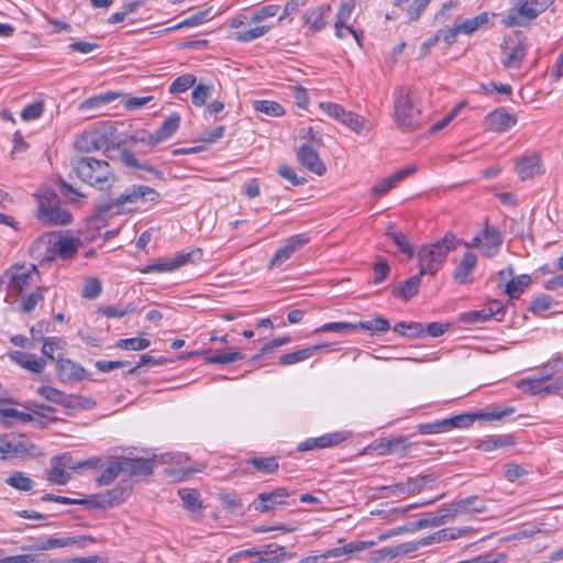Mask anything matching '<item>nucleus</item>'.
I'll return each instance as SVG.
<instances>
[{"instance_id": "obj_1", "label": "nucleus", "mask_w": 563, "mask_h": 563, "mask_svg": "<svg viewBox=\"0 0 563 563\" xmlns=\"http://www.w3.org/2000/svg\"><path fill=\"white\" fill-rule=\"evenodd\" d=\"M515 411L512 407L504 409H492L486 411H478L473 413H461L451 418H445L430 423H421L418 426V431L421 434H434L451 431L453 429H464L476 420H501L504 417L511 415Z\"/></svg>"}, {"instance_id": "obj_62", "label": "nucleus", "mask_w": 563, "mask_h": 563, "mask_svg": "<svg viewBox=\"0 0 563 563\" xmlns=\"http://www.w3.org/2000/svg\"><path fill=\"white\" fill-rule=\"evenodd\" d=\"M354 8H355L354 0L345 1L340 5L339 11L335 15L334 29L339 30V27L341 25L346 24V22L349 21V19L352 15Z\"/></svg>"}, {"instance_id": "obj_42", "label": "nucleus", "mask_w": 563, "mask_h": 563, "mask_svg": "<svg viewBox=\"0 0 563 563\" xmlns=\"http://www.w3.org/2000/svg\"><path fill=\"white\" fill-rule=\"evenodd\" d=\"M386 235L389 236L393 242L397 245L398 250L406 254L408 258L413 257V249L409 243L407 236L398 231L394 224H389L386 230Z\"/></svg>"}, {"instance_id": "obj_56", "label": "nucleus", "mask_w": 563, "mask_h": 563, "mask_svg": "<svg viewBox=\"0 0 563 563\" xmlns=\"http://www.w3.org/2000/svg\"><path fill=\"white\" fill-rule=\"evenodd\" d=\"M42 341V354L45 357L56 362V360H58L59 357H55L54 353L56 350H60L63 347L64 341L56 336L43 338Z\"/></svg>"}, {"instance_id": "obj_36", "label": "nucleus", "mask_w": 563, "mask_h": 563, "mask_svg": "<svg viewBox=\"0 0 563 563\" xmlns=\"http://www.w3.org/2000/svg\"><path fill=\"white\" fill-rule=\"evenodd\" d=\"M516 172L520 179H529L540 174V159L538 156H528L518 158L516 162Z\"/></svg>"}, {"instance_id": "obj_16", "label": "nucleus", "mask_w": 563, "mask_h": 563, "mask_svg": "<svg viewBox=\"0 0 563 563\" xmlns=\"http://www.w3.org/2000/svg\"><path fill=\"white\" fill-rule=\"evenodd\" d=\"M485 510L486 504L477 495H472L440 507V511H448L452 518L462 514H482Z\"/></svg>"}, {"instance_id": "obj_13", "label": "nucleus", "mask_w": 563, "mask_h": 563, "mask_svg": "<svg viewBox=\"0 0 563 563\" xmlns=\"http://www.w3.org/2000/svg\"><path fill=\"white\" fill-rule=\"evenodd\" d=\"M320 108L331 118L346 125L357 134L372 129L371 123L364 117L345 110L339 103L321 102Z\"/></svg>"}, {"instance_id": "obj_26", "label": "nucleus", "mask_w": 563, "mask_h": 563, "mask_svg": "<svg viewBox=\"0 0 563 563\" xmlns=\"http://www.w3.org/2000/svg\"><path fill=\"white\" fill-rule=\"evenodd\" d=\"M132 492V483L129 479L123 478L119 485L115 487L108 489L102 494V498H104L102 506H108V508H113L124 503Z\"/></svg>"}, {"instance_id": "obj_29", "label": "nucleus", "mask_w": 563, "mask_h": 563, "mask_svg": "<svg viewBox=\"0 0 563 563\" xmlns=\"http://www.w3.org/2000/svg\"><path fill=\"white\" fill-rule=\"evenodd\" d=\"M362 547L358 544H346L343 547H338L328 551H324L323 553L319 555H310L301 560V563H323L325 560L331 559H340L344 555H347L350 553H353L355 551L361 550Z\"/></svg>"}, {"instance_id": "obj_18", "label": "nucleus", "mask_w": 563, "mask_h": 563, "mask_svg": "<svg viewBox=\"0 0 563 563\" xmlns=\"http://www.w3.org/2000/svg\"><path fill=\"white\" fill-rule=\"evenodd\" d=\"M330 14L331 7L327 3L309 8L302 13L303 26L312 33L320 32L327 26Z\"/></svg>"}, {"instance_id": "obj_5", "label": "nucleus", "mask_w": 563, "mask_h": 563, "mask_svg": "<svg viewBox=\"0 0 563 563\" xmlns=\"http://www.w3.org/2000/svg\"><path fill=\"white\" fill-rule=\"evenodd\" d=\"M452 250H455V238L452 234H445L442 240L420 247L417 253L420 275H435Z\"/></svg>"}, {"instance_id": "obj_48", "label": "nucleus", "mask_w": 563, "mask_h": 563, "mask_svg": "<svg viewBox=\"0 0 563 563\" xmlns=\"http://www.w3.org/2000/svg\"><path fill=\"white\" fill-rule=\"evenodd\" d=\"M488 23V14L486 12L479 13L478 15L467 19L457 24L459 30L463 34H473L477 30L484 27Z\"/></svg>"}, {"instance_id": "obj_9", "label": "nucleus", "mask_w": 563, "mask_h": 563, "mask_svg": "<svg viewBox=\"0 0 563 563\" xmlns=\"http://www.w3.org/2000/svg\"><path fill=\"white\" fill-rule=\"evenodd\" d=\"M38 275L34 264H14L0 275V292L8 295H20Z\"/></svg>"}, {"instance_id": "obj_20", "label": "nucleus", "mask_w": 563, "mask_h": 563, "mask_svg": "<svg viewBox=\"0 0 563 563\" xmlns=\"http://www.w3.org/2000/svg\"><path fill=\"white\" fill-rule=\"evenodd\" d=\"M516 123L517 117L515 114L507 112L504 108H498L486 114L483 126L486 131L505 132Z\"/></svg>"}, {"instance_id": "obj_31", "label": "nucleus", "mask_w": 563, "mask_h": 563, "mask_svg": "<svg viewBox=\"0 0 563 563\" xmlns=\"http://www.w3.org/2000/svg\"><path fill=\"white\" fill-rule=\"evenodd\" d=\"M477 263V256L474 254V253H471V252H466L460 264L456 266L454 273H453V278L459 283V284H470L472 283V273H473V269L475 267Z\"/></svg>"}, {"instance_id": "obj_61", "label": "nucleus", "mask_w": 563, "mask_h": 563, "mask_svg": "<svg viewBox=\"0 0 563 563\" xmlns=\"http://www.w3.org/2000/svg\"><path fill=\"white\" fill-rule=\"evenodd\" d=\"M504 468V476L509 482H522L529 473L522 465L516 463H508Z\"/></svg>"}, {"instance_id": "obj_59", "label": "nucleus", "mask_w": 563, "mask_h": 563, "mask_svg": "<svg viewBox=\"0 0 563 563\" xmlns=\"http://www.w3.org/2000/svg\"><path fill=\"white\" fill-rule=\"evenodd\" d=\"M37 394L54 404H65L67 396L62 390L51 386H40Z\"/></svg>"}, {"instance_id": "obj_12", "label": "nucleus", "mask_w": 563, "mask_h": 563, "mask_svg": "<svg viewBox=\"0 0 563 563\" xmlns=\"http://www.w3.org/2000/svg\"><path fill=\"white\" fill-rule=\"evenodd\" d=\"M437 477L433 474L409 477L405 483L382 486L378 488L380 497L404 496L419 494L426 488H432Z\"/></svg>"}, {"instance_id": "obj_44", "label": "nucleus", "mask_w": 563, "mask_h": 563, "mask_svg": "<svg viewBox=\"0 0 563 563\" xmlns=\"http://www.w3.org/2000/svg\"><path fill=\"white\" fill-rule=\"evenodd\" d=\"M78 541L76 538L67 537V538H47L45 540H41L40 542L31 545L29 549L44 551L55 548H65L73 544H76Z\"/></svg>"}, {"instance_id": "obj_52", "label": "nucleus", "mask_w": 563, "mask_h": 563, "mask_svg": "<svg viewBox=\"0 0 563 563\" xmlns=\"http://www.w3.org/2000/svg\"><path fill=\"white\" fill-rule=\"evenodd\" d=\"M184 506L189 511H197L201 508V500L199 499V493L192 488H183L178 492Z\"/></svg>"}, {"instance_id": "obj_33", "label": "nucleus", "mask_w": 563, "mask_h": 563, "mask_svg": "<svg viewBox=\"0 0 563 563\" xmlns=\"http://www.w3.org/2000/svg\"><path fill=\"white\" fill-rule=\"evenodd\" d=\"M422 276L423 275H420V272H418V274L401 282L393 290L394 296L398 297L400 299H404L406 301L410 300L413 296H416L418 294Z\"/></svg>"}, {"instance_id": "obj_50", "label": "nucleus", "mask_w": 563, "mask_h": 563, "mask_svg": "<svg viewBox=\"0 0 563 563\" xmlns=\"http://www.w3.org/2000/svg\"><path fill=\"white\" fill-rule=\"evenodd\" d=\"M48 288L46 286H40L34 291L29 294L21 305V310L25 313L32 312L37 303L44 299Z\"/></svg>"}, {"instance_id": "obj_15", "label": "nucleus", "mask_w": 563, "mask_h": 563, "mask_svg": "<svg viewBox=\"0 0 563 563\" xmlns=\"http://www.w3.org/2000/svg\"><path fill=\"white\" fill-rule=\"evenodd\" d=\"M465 531H466V529H454V528L443 529V530L435 532L434 534H432L430 537L422 538L418 542H413V541L405 542V543L397 544L396 548L398 550L399 556H401V555H406L410 552L417 551L420 545H429L434 541L440 542V541H444V540H454L457 537L462 536V533H464Z\"/></svg>"}, {"instance_id": "obj_63", "label": "nucleus", "mask_w": 563, "mask_h": 563, "mask_svg": "<svg viewBox=\"0 0 563 563\" xmlns=\"http://www.w3.org/2000/svg\"><path fill=\"white\" fill-rule=\"evenodd\" d=\"M43 111H44L43 101H36V102H33V103L26 106L22 110L21 118L24 121L36 120L43 114Z\"/></svg>"}, {"instance_id": "obj_17", "label": "nucleus", "mask_w": 563, "mask_h": 563, "mask_svg": "<svg viewBox=\"0 0 563 563\" xmlns=\"http://www.w3.org/2000/svg\"><path fill=\"white\" fill-rule=\"evenodd\" d=\"M310 241L309 236L306 234H296L292 236H289L285 244L277 249L274 256L269 261L268 267H279L286 262L290 256L298 251L299 249L303 247L306 244H308Z\"/></svg>"}, {"instance_id": "obj_49", "label": "nucleus", "mask_w": 563, "mask_h": 563, "mask_svg": "<svg viewBox=\"0 0 563 563\" xmlns=\"http://www.w3.org/2000/svg\"><path fill=\"white\" fill-rule=\"evenodd\" d=\"M253 108L255 111L269 117H282L285 113L283 106L272 100H255L253 101Z\"/></svg>"}, {"instance_id": "obj_32", "label": "nucleus", "mask_w": 563, "mask_h": 563, "mask_svg": "<svg viewBox=\"0 0 563 563\" xmlns=\"http://www.w3.org/2000/svg\"><path fill=\"white\" fill-rule=\"evenodd\" d=\"M551 375V372H547L544 375L534 378H523L518 382V387L531 395H538L541 393L550 394L556 389V386H552L545 382V378Z\"/></svg>"}, {"instance_id": "obj_53", "label": "nucleus", "mask_w": 563, "mask_h": 563, "mask_svg": "<svg viewBox=\"0 0 563 563\" xmlns=\"http://www.w3.org/2000/svg\"><path fill=\"white\" fill-rule=\"evenodd\" d=\"M196 77L191 74H185L177 77L169 86V92L173 95L181 93L194 87Z\"/></svg>"}, {"instance_id": "obj_57", "label": "nucleus", "mask_w": 563, "mask_h": 563, "mask_svg": "<svg viewBox=\"0 0 563 563\" xmlns=\"http://www.w3.org/2000/svg\"><path fill=\"white\" fill-rule=\"evenodd\" d=\"M213 87L209 85L199 84L194 87L191 92V102L196 107H202L207 99L211 97Z\"/></svg>"}, {"instance_id": "obj_47", "label": "nucleus", "mask_w": 563, "mask_h": 563, "mask_svg": "<svg viewBox=\"0 0 563 563\" xmlns=\"http://www.w3.org/2000/svg\"><path fill=\"white\" fill-rule=\"evenodd\" d=\"M249 463L252 464L257 472L266 475L276 473L279 467L275 456L252 457L249 460Z\"/></svg>"}, {"instance_id": "obj_19", "label": "nucleus", "mask_w": 563, "mask_h": 563, "mask_svg": "<svg viewBox=\"0 0 563 563\" xmlns=\"http://www.w3.org/2000/svg\"><path fill=\"white\" fill-rule=\"evenodd\" d=\"M3 443L1 445V456L7 457H24L30 456L34 453L36 446L24 439V437H18L10 439L8 435H2Z\"/></svg>"}, {"instance_id": "obj_27", "label": "nucleus", "mask_w": 563, "mask_h": 563, "mask_svg": "<svg viewBox=\"0 0 563 563\" xmlns=\"http://www.w3.org/2000/svg\"><path fill=\"white\" fill-rule=\"evenodd\" d=\"M416 172V167H406L402 168L393 175L383 178L377 184H375L372 188L373 196L376 197H383L385 196L389 190L395 188L399 181L408 177L409 175L413 174Z\"/></svg>"}, {"instance_id": "obj_2", "label": "nucleus", "mask_w": 563, "mask_h": 563, "mask_svg": "<svg viewBox=\"0 0 563 563\" xmlns=\"http://www.w3.org/2000/svg\"><path fill=\"white\" fill-rule=\"evenodd\" d=\"M393 100L394 121L398 129L404 132H411L421 126L423 115L409 86L397 87Z\"/></svg>"}, {"instance_id": "obj_28", "label": "nucleus", "mask_w": 563, "mask_h": 563, "mask_svg": "<svg viewBox=\"0 0 563 563\" xmlns=\"http://www.w3.org/2000/svg\"><path fill=\"white\" fill-rule=\"evenodd\" d=\"M56 373L63 382L81 380L87 375L84 367L67 358L56 360Z\"/></svg>"}, {"instance_id": "obj_54", "label": "nucleus", "mask_w": 563, "mask_h": 563, "mask_svg": "<svg viewBox=\"0 0 563 563\" xmlns=\"http://www.w3.org/2000/svg\"><path fill=\"white\" fill-rule=\"evenodd\" d=\"M439 516H431L428 518L420 519L415 522V528L417 530L426 529V528H434L444 525L449 518H452L448 511H440Z\"/></svg>"}, {"instance_id": "obj_24", "label": "nucleus", "mask_w": 563, "mask_h": 563, "mask_svg": "<svg viewBox=\"0 0 563 563\" xmlns=\"http://www.w3.org/2000/svg\"><path fill=\"white\" fill-rule=\"evenodd\" d=\"M8 355L13 363L34 374H41L46 366V360L44 357H38L32 353L13 351Z\"/></svg>"}, {"instance_id": "obj_38", "label": "nucleus", "mask_w": 563, "mask_h": 563, "mask_svg": "<svg viewBox=\"0 0 563 563\" xmlns=\"http://www.w3.org/2000/svg\"><path fill=\"white\" fill-rule=\"evenodd\" d=\"M531 277L527 274L514 276L511 279L505 283V292L510 299H518L525 289L530 285Z\"/></svg>"}, {"instance_id": "obj_14", "label": "nucleus", "mask_w": 563, "mask_h": 563, "mask_svg": "<svg viewBox=\"0 0 563 563\" xmlns=\"http://www.w3.org/2000/svg\"><path fill=\"white\" fill-rule=\"evenodd\" d=\"M503 242L501 234L498 229L489 228L488 225L485 229L476 234L472 242L464 243L468 249L471 247H481L482 255L485 257H493L497 254Z\"/></svg>"}, {"instance_id": "obj_30", "label": "nucleus", "mask_w": 563, "mask_h": 563, "mask_svg": "<svg viewBox=\"0 0 563 563\" xmlns=\"http://www.w3.org/2000/svg\"><path fill=\"white\" fill-rule=\"evenodd\" d=\"M328 343H321L311 345L305 349L297 350L291 353H286L279 356V364L283 366L292 365L299 362H303L311 356H313L317 352L321 351L322 349L328 347Z\"/></svg>"}, {"instance_id": "obj_58", "label": "nucleus", "mask_w": 563, "mask_h": 563, "mask_svg": "<svg viewBox=\"0 0 563 563\" xmlns=\"http://www.w3.org/2000/svg\"><path fill=\"white\" fill-rule=\"evenodd\" d=\"M150 345L151 341L143 338L120 339L117 342L118 347L126 351H142L147 349Z\"/></svg>"}, {"instance_id": "obj_39", "label": "nucleus", "mask_w": 563, "mask_h": 563, "mask_svg": "<svg viewBox=\"0 0 563 563\" xmlns=\"http://www.w3.org/2000/svg\"><path fill=\"white\" fill-rule=\"evenodd\" d=\"M180 124V114L172 113L166 120H164L159 128L155 131V140L154 141H165L169 139L179 128Z\"/></svg>"}, {"instance_id": "obj_6", "label": "nucleus", "mask_w": 563, "mask_h": 563, "mask_svg": "<svg viewBox=\"0 0 563 563\" xmlns=\"http://www.w3.org/2000/svg\"><path fill=\"white\" fill-rule=\"evenodd\" d=\"M36 218L41 222L49 225H66L71 222L70 212L54 191L43 189L36 195Z\"/></svg>"}, {"instance_id": "obj_23", "label": "nucleus", "mask_w": 563, "mask_h": 563, "mask_svg": "<svg viewBox=\"0 0 563 563\" xmlns=\"http://www.w3.org/2000/svg\"><path fill=\"white\" fill-rule=\"evenodd\" d=\"M347 438L346 432H332L318 438H310L298 445L299 451H310L339 445Z\"/></svg>"}, {"instance_id": "obj_37", "label": "nucleus", "mask_w": 563, "mask_h": 563, "mask_svg": "<svg viewBox=\"0 0 563 563\" xmlns=\"http://www.w3.org/2000/svg\"><path fill=\"white\" fill-rule=\"evenodd\" d=\"M121 473H123L122 459H113L108 462L96 482L100 486L110 485Z\"/></svg>"}, {"instance_id": "obj_7", "label": "nucleus", "mask_w": 563, "mask_h": 563, "mask_svg": "<svg viewBox=\"0 0 563 563\" xmlns=\"http://www.w3.org/2000/svg\"><path fill=\"white\" fill-rule=\"evenodd\" d=\"M555 0H511V9L501 20L506 27L528 26Z\"/></svg>"}, {"instance_id": "obj_46", "label": "nucleus", "mask_w": 563, "mask_h": 563, "mask_svg": "<svg viewBox=\"0 0 563 563\" xmlns=\"http://www.w3.org/2000/svg\"><path fill=\"white\" fill-rule=\"evenodd\" d=\"M356 330L362 329L371 332V334L385 333L390 329V323L387 319L383 317H376L372 320L360 321L358 323H354Z\"/></svg>"}, {"instance_id": "obj_11", "label": "nucleus", "mask_w": 563, "mask_h": 563, "mask_svg": "<svg viewBox=\"0 0 563 563\" xmlns=\"http://www.w3.org/2000/svg\"><path fill=\"white\" fill-rule=\"evenodd\" d=\"M526 55V38L520 34L508 36L500 44V63L505 68H520Z\"/></svg>"}, {"instance_id": "obj_4", "label": "nucleus", "mask_w": 563, "mask_h": 563, "mask_svg": "<svg viewBox=\"0 0 563 563\" xmlns=\"http://www.w3.org/2000/svg\"><path fill=\"white\" fill-rule=\"evenodd\" d=\"M161 198V194L154 188L143 185H132L128 187L120 196L106 207L101 208L102 212L125 213L133 212L139 209L137 205L147 202L156 203Z\"/></svg>"}, {"instance_id": "obj_41", "label": "nucleus", "mask_w": 563, "mask_h": 563, "mask_svg": "<svg viewBox=\"0 0 563 563\" xmlns=\"http://www.w3.org/2000/svg\"><path fill=\"white\" fill-rule=\"evenodd\" d=\"M70 474L60 465V462L53 456L51 460V468L47 471L46 478L55 485H66L70 481Z\"/></svg>"}, {"instance_id": "obj_8", "label": "nucleus", "mask_w": 563, "mask_h": 563, "mask_svg": "<svg viewBox=\"0 0 563 563\" xmlns=\"http://www.w3.org/2000/svg\"><path fill=\"white\" fill-rule=\"evenodd\" d=\"M80 244L81 243L78 238L46 234L41 236L34 243V249L38 250L41 246H45V252L42 254V261L49 262L56 257L67 261L77 254Z\"/></svg>"}, {"instance_id": "obj_60", "label": "nucleus", "mask_w": 563, "mask_h": 563, "mask_svg": "<svg viewBox=\"0 0 563 563\" xmlns=\"http://www.w3.org/2000/svg\"><path fill=\"white\" fill-rule=\"evenodd\" d=\"M379 448L383 449V453H404L408 448L407 439L404 437H396L385 441Z\"/></svg>"}, {"instance_id": "obj_40", "label": "nucleus", "mask_w": 563, "mask_h": 563, "mask_svg": "<svg viewBox=\"0 0 563 563\" xmlns=\"http://www.w3.org/2000/svg\"><path fill=\"white\" fill-rule=\"evenodd\" d=\"M294 556V553L287 554L284 547L271 543L262 549V556L260 558L264 563H277Z\"/></svg>"}, {"instance_id": "obj_34", "label": "nucleus", "mask_w": 563, "mask_h": 563, "mask_svg": "<svg viewBox=\"0 0 563 563\" xmlns=\"http://www.w3.org/2000/svg\"><path fill=\"white\" fill-rule=\"evenodd\" d=\"M123 464V474L132 477L140 475H150L153 467L147 460L121 457Z\"/></svg>"}, {"instance_id": "obj_45", "label": "nucleus", "mask_w": 563, "mask_h": 563, "mask_svg": "<svg viewBox=\"0 0 563 563\" xmlns=\"http://www.w3.org/2000/svg\"><path fill=\"white\" fill-rule=\"evenodd\" d=\"M119 97V93L114 92V91H107L104 93H100L98 96H93V97H90L86 100H84L80 106H79V109L80 110H92V109H97L101 106H104V104H108V103H111L112 101H114L117 98Z\"/></svg>"}, {"instance_id": "obj_43", "label": "nucleus", "mask_w": 563, "mask_h": 563, "mask_svg": "<svg viewBox=\"0 0 563 563\" xmlns=\"http://www.w3.org/2000/svg\"><path fill=\"white\" fill-rule=\"evenodd\" d=\"M5 484L20 492H30L34 487V482L25 473L15 471L5 478Z\"/></svg>"}, {"instance_id": "obj_3", "label": "nucleus", "mask_w": 563, "mask_h": 563, "mask_svg": "<svg viewBox=\"0 0 563 563\" xmlns=\"http://www.w3.org/2000/svg\"><path fill=\"white\" fill-rule=\"evenodd\" d=\"M71 168L76 176L90 186L104 190L115 181V175L108 162L93 157H81L71 161Z\"/></svg>"}, {"instance_id": "obj_25", "label": "nucleus", "mask_w": 563, "mask_h": 563, "mask_svg": "<svg viewBox=\"0 0 563 563\" xmlns=\"http://www.w3.org/2000/svg\"><path fill=\"white\" fill-rule=\"evenodd\" d=\"M110 143L111 140L106 132L95 130L84 133L77 142V146L81 151L91 152L108 148Z\"/></svg>"}, {"instance_id": "obj_10", "label": "nucleus", "mask_w": 563, "mask_h": 563, "mask_svg": "<svg viewBox=\"0 0 563 563\" xmlns=\"http://www.w3.org/2000/svg\"><path fill=\"white\" fill-rule=\"evenodd\" d=\"M201 257L202 251L200 249L183 250L170 257L158 258L153 264L142 268L141 273H172L186 264L200 261Z\"/></svg>"}, {"instance_id": "obj_21", "label": "nucleus", "mask_w": 563, "mask_h": 563, "mask_svg": "<svg viewBox=\"0 0 563 563\" xmlns=\"http://www.w3.org/2000/svg\"><path fill=\"white\" fill-rule=\"evenodd\" d=\"M298 162L309 172L322 176L327 172L324 163L321 161L317 151L310 145L303 144L297 151Z\"/></svg>"}, {"instance_id": "obj_35", "label": "nucleus", "mask_w": 563, "mask_h": 563, "mask_svg": "<svg viewBox=\"0 0 563 563\" xmlns=\"http://www.w3.org/2000/svg\"><path fill=\"white\" fill-rule=\"evenodd\" d=\"M442 497H443V495H439L438 497H435L432 500L418 503V504H410V505H407V506L400 507V508L388 507L389 504L386 503L383 505V507H387V508H382V509H377L376 511H372V515L380 516L382 518H386V519H393L395 516L396 517L405 516L409 510L433 504L434 501L440 500Z\"/></svg>"}, {"instance_id": "obj_51", "label": "nucleus", "mask_w": 563, "mask_h": 563, "mask_svg": "<svg viewBox=\"0 0 563 563\" xmlns=\"http://www.w3.org/2000/svg\"><path fill=\"white\" fill-rule=\"evenodd\" d=\"M137 307L134 303H128L124 307L104 306L99 308V312L107 318H122L129 313L137 312Z\"/></svg>"}, {"instance_id": "obj_22", "label": "nucleus", "mask_w": 563, "mask_h": 563, "mask_svg": "<svg viewBox=\"0 0 563 563\" xmlns=\"http://www.w3.org/2000/svg\"><path fill=\"white\" fill-rule=\"evenodd\" d=\"M288 496L289 492L284 487H278L268 493H261L257 497L255 509L261 512L274 510L278 506L287 505L286 498Z\"/></svg>"}, {"instance_id": "obj_64", "label": "nucleus", "mask_w": 563, "mask_h": 563, "mask_svg": "<svg viewBox=\"0 0 563 563\" xmlns=\"http://www.w3.org/2000/svg\"><path fill=\"white\" fill-rule=\"evenodd\" d=\"M373 269H374V284H380L382 282H384L389 272H390V267H389V264L387 263L386 260L384 258H378L374 265H373Z\"/></svg>"}, {"instance_id": "obj_55", "label": "nucleus", "mask_w": 563, "mask_h": 563, "mask_svg": "<svg viewBox=\"0 0 563 563\" xmlns=\"http://www.w3.org/2000/svg\"><path fill=\"white\" fill-rule=\"evenodd\" d=\"M269 30H271V26H266V25L255 26L253 29L235 33L234 40L236 42H241V43L252 42V41L265 35Z\"/></svg>"}]
</instances>
